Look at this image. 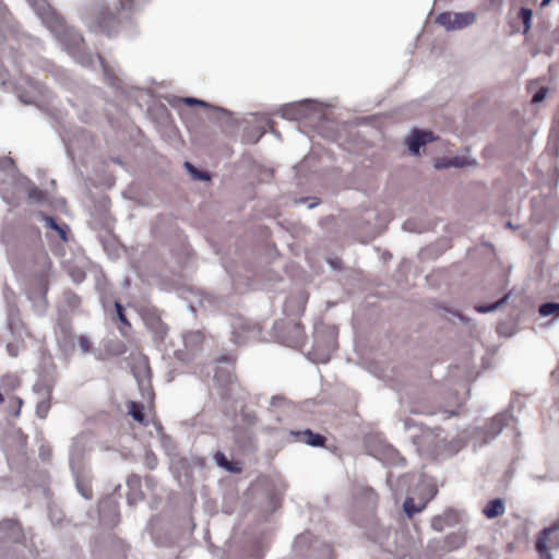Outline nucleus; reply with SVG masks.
Segmentation results:
<instances>
[{
  "mask_svg": "<svg viewBox=\"0 0 559 559\" xmlns=\"http://www.w3.org/2000/svg\"><path fill=\"white\" fill-rule=\"evenodd\" d=\"M558 531L559 524H552L551 526L545 527L540 531L536 542V549L543 559H552V556L549 554V549L559 547L558 537H552V535Z\"/></svg>",
  "mask_w": 559,
  "mask_h": 559,
  "instance_id": "obj_11",
  "label": "nucleus"
},
{
  "mask_svg": "<svg viewBox=\"0 0 559 559\" xmlns=\"http://www.w3.org/2000/svg\"><path fill=\"white\" fill-rule=\"evenodd\" d=\"M551 1H552V0H542V2H540V7H542V8H545V7H547Z\"/></svg>",
  "mask_w": 559,
  "mask_h": 559,
  "instance_id": "obj_52",
  "label": "nucleus"
},
{
  "mask_svg": "<svg viewBox=\"0 0 559 559\" xmlns=\"http://www.w3.org/2000/svg\"><path fill=\"white\" fill-rule=\"evenodd\" d=\"M97 24L99 32L107 36H112L117 32V19L108 9L99 13Z\"/></svg>",
  "mask_w": 559,
  "mask_h": 559,
  "instance_id": "obj_17",
  "label": "nucleus"
},
{
  "mask_svg": "<svg viewBox=\"0 0 559 559\" xmlns=\"http://www.w3.org/2000/svg\"><path fill=\"white\" fill-rule=\"evenodd\" d=\"M243 420L248 425H255L258 423V417L254 413H245Z\"/></svg>",
  "mask_w": 559,
  "mask_h": 559,
  "instance_id": "obj_43",
  "label": "nucleus"
},
{
  "mask_svg": "<svg viewBox=\"0 0 559 559\" xmlns=\"http://www.w3.org/2000/svg\"><path fill=\"white\" fill-rule=\"evenodd\" d=\"M66 299L71 307H76L80 304V298L74 293H67Z\"/></svg>",
  "mask_w": 559,
  "mask_h": 559,
  "instance_id": "obj_42",
  "label": "nucleus"
},
{
  "mask_svg": "<svg viewBox=\"0 0 559 559\" xmlns=\"http://www.w3.org/2000/svg\"><path fill=\"white\" fill-rule=\"evenodd\" d=\"M290 435L294 437V440L300 443H305L311 447H323L325 443L324 436L313 432L310 429L305 430H292Z\"/></svg>",
  "mask_w": 559,
  "mask_h": 559,
  "instance_id": "obj_15",
  "label": "nucleus"
},
{
  "mask_svg": "<svg viewBox=\"0 0 559 559\" xmlns=\"http://www.w3.org/2000/svg\"><path fill=\"white\" fill-rule=\"evenodd\" d=\"M546 53L550 56L551 55V49L547 50Z\"/></svg>",
  "mask_w": 559,
  "mask_h": 559,
  "instance_id": "obj_62",
  "label": "nucleus"
},
{
  "mask_svg": "<svg viewBox=\"0 0 559 559\" xmlns=\"http://www.w3.org/2000/svg\"><path fill=\"white\" fill-rule=\"evenodd\" d=\"M214 460H215L216 464L219 467H222V468H224V469H226L228 472H233L234 471L231 465H230V463H229V461H228V459L226 457V455L223 452H219V451L216 452L214 454Z\"/></svg>",
  "mask_w": 559,
  "mask_h": 559,
  "instance_id": "obj_32",
  "label": "nucleus"
},
{
  "mask_svg": "<svg viewBox=\"0 0 559 559\" xmlns=\"http://www.w3.org/2000/svg\"><path fill=\"white\" fill-rule=\"evenodd\" d=\"M433 140L432 133L421 130H413L411 135L406 139V144L408 150L417 155L419 153V148L425 144L431 142Z\"/></svg>",
  "mask_w": 559,
  "mask_h": 559,
  "instance_id": "obj_16",
  "label": "nucleus"
},
{
  "mask_svg": "<svg viewBox=\"0 0 559 559\" xmlns=\"http://www.w3.org/2000/svg\"><path fill=\"white\" fill-rule=\"evenodd\" d=\"M274 329L278 333L280 341L286 346L301 348L306 343L305 330L297 322L287 323L284 328L276 323Z\"/></svg>",
  "mask_w": 559,
  "mask_h": 559,
  "instance_id": "obj_6",
  "label": "nucleus"
},
{
  "mask_svg": "<svg viewBox=\"0 0 559 559\" xmlns=\"http://www.w3.org/2000/svg\"><path fill=\"white\" fill-rule=\"evenodd\" d=\"M182 340H183L185 348L177 349L175 352V356L177 359H179L183 362H189L202 349L204 335L201 331H191V332L185 333L182 336Z\"/></svg>",
  "mask_w": 559,
  "mask_h": 559,
  "instance_id": "obj_7",
  "label": "nucleus"
},
{
  "mask_svg": "<svg viewBox=\"0 0 559 559\" xmlns=\"http://www.w3.org/2000/svg\"><path fill=\"white\" fill-rule=\"evenodd\" d=\"M41 219L45 222V226L57 233L59 238L67 242L69 226L67 224H59L52 216L40 213Z\"/></svg>",
  "mask_w": 559,
  "mask_h": 559,
  "instance_id": "obj_21",
  "label": "nucleus"
},
{
  "mask_svg": "<svg viewBox=\"0 0 559 559\" xmlns=\"http://www.w3.org/2000/svg\"><path fill=\"white\" fill-rule=\"evenodd\" d=\"M115 309H116V313H117V317L119 319V321L124 325V326H128L130 328V322L128 321L126 314H124V310H123V307L120 302L116 301L115 302Z\"/></svg>",
  "mask_w": 559,
  "mask_h": 559,
  "instance_id": "obj_37",
  "label": "nucleus"
},
{
  "mask_svg": "<svg viewBox=\"0 0 559 559\" xmlns=\"http://www.w3.org/2000/svg\"><path fill=\"white\" fill-rule=\"evenodd\" d=\"M408 224H409V223L407 222V223L404 225V228H405V229H407V230H411V229L408 228Z\"/></svg>",
  "mask_w": 559,
  "mask_h": 559,
  "instance_id": "obj_59",
  "label": "nucleus"
},
{
  "mask_svg": "<svg viewBox=\"0 0 559 559\" xmlns=\"http://www.w3.org/2000/svg\"><path fill=\"white\" fill-rule=\"evenodd\" d=\"M337 332L335 326L325 325L323 323L314 326L313 342V359L318 362L325 364L330 360L331 354L337 347Z\"/></svg>",
  "mask_w": 559,
  "mask_h": 559,
  "instance_id": "obj_4",
  "label": "nucleus"
},
{
  "mask_svg": "<svg viewBox=\"0 0 559 559\" xmlns=\"http://www.w3.org/2000/svg\"><path fill=\"white\" fill-rule=\"evenodd\" d=\"M308 301V295L304 290H299L290 295L285 304L284 311L287 316H300L304 313Z\"/></svg>",
  "mask_w": 559,
  "mask_h": 559,
  "instance_id": "obj_14",
  "label": "nucleus"
},
{
  "mask_svg": "<svg viewBox=\"0 0 559 559\" xmlns=\"http://www.w3.org/2000/svg\"><path fill=\"white\" fill-rule=\"evenodd\" d=\"M182 102L186 104V105H189V106H202V107H205V108H211L213 110H216V111H219L224 115H227L228 111L222 107H217V106H213L202 99H199V98H194V97H185L182 98Z\"/></svg>",
  "mask_w": 559,
  "mask_h": 559,
  "instance_id": "obj_26",
  "label": "nucleus"
},
{
  "mask_svg": "<svg viewBox=\"0 0 559 559\" xmlns=\"http://www.w3.org/2000/svg\"><path fill=\"white\" fill-rule=\"evenodd\" d=\"M49 397H50V390H47L46 396L41 401H39L36 405V415L39 418H46L48 415V412L50 409Z\"/></svg>",
  "mask_w": 559,
  "mask_h": 559,
  "instance_id": "obj_29",
  "label": "nucleus"
},
{
  "mask_svg": "<svg viewBox=\"0 0 559 559\" xmlns=\"http://www.w3.org/2000/svg\"><path fill=\"white\" fill-rule=\"evenodd\" d=\"M70 276L72 277L74 283L80 284L84 281L85 273L80 269H73L70 271Z\"/></svg>",
  "mask_w": 559,
  "mask_h": 559,
  "instance_id": "obj_40",
  "label": "nucleus"
},
{
  "mask_svg": "<svg viewBox=\"0 0 559 559\" xmlns=\"http://www.w3.org/2000/svg\"><path fill=\"white\" fill-rule=\"evenodd\" d=\"M308 539V535H300L296 538L295 545L298 546L299 544L306 542Z\"/></svg>",
  "mask_w": 559,
  "mask_h": 559,
  "instance_id": "obj_46",
  "label": "nucleus"
},
{
  "mask_svg": "<svg viewBox=\"0 0 559 559\" xmlns=\"http://www.w3.org/2000/svg\"><path fill=\"white\" fill-rule=\"evenodd\" d=\"M509 298V294L504 295L502 298H500L498 301L489 304V305H478L475 306V310L479 313H488L497 310L499 307L504 305Z\"/></svg>",
  "mask_w": 559,
  "mask_h": 559,
  "instance_id": "obj_27",
  "label": "nucleus"
},
{
  "mask_svg": "<svg viewBox=\"0 0 559 559\" xmlns=\"http://www.w3.org/2000/svg\"><path fill=\"white\" fill-rule=\"evenodd\" d=\"M271 407H286L288 405V401L280 395L273 396L270 402Z\"/></svg>",
  "mask_w": 559,
  "mask_h": 559,
  "instance_id": "obj_39",
  "label": "nucleus"
},
{
  "mask_svg": "<svg viewBox=\"0 0 559 559\" xmlns=\"http://www.w3.org/2000/svg\"><path fill=\"white\" fill-rule=\"evenodd\" d=\"M474 160L465 156H454L451 158L437 160L435 167L437 169H445L449 167L464 168L466 166L474 165Z\"/></svg>",
  "mask_w": 559,
  "mask_h": 559,
  "instance_id": "obj_20",
  "label": "nucleus"
},
{
  "mask_svg": "<svg viewBox=\"0 0 559 559\" xmlns=\"http://www.w3.org/2000/svg\"><path fill=\"white\" fill-rule=\"evenodd\" d=\"M436 493H437V490H436V489H432V491H431V495H430V498H429V499H431Z\"/></svg>",
  "mask_w": 559,
  "mask_h": 559,
  "instance_id": "obj_57",
  "label": "nucleus"
},
{
  "mask_svg": "<svg viewBox=\"0 0 559 559\" xmlns=\"http://www.w3.org/2000/svg\"><path fill=\"white\" fill-rule=\"evenodd\" d=\"M507 226H508L509 228H512V227H513V226H512V224H511V222H508V223H507Z\"/></svg>",
  "mask_w": 559,
  "mask_h": 559,
  "instance_id": "obj_60",
  "label": "nucleus"
},
{
  "mask_svg": "<svg viewBox=\"0 0 559 559\" xmlns=\"http://www.w3.org/2000/svg\"><path fill=\"white\" fill-rule=\"evenodd\" d=\"M450 313H451L452 316H454V317H457V318H459L460 320H462V321L464 320L463 316H462V314H460V313H459V312H456V311H450Z\"/></svg>",
  "mask_w": 559,
  "mask_h": 559,
  "instance_id": "obj_51",
  "label": "nucleus"
},
{
  "mask_svg": "<svg viewBox=\"0 0 559 559\" xmlns=\"http://www.w3.org/2000/svg\"><path fill=\"white\" fill-rule=\"evenodd\" d=\"M466 544V532L457 531L448 534L443 538V549L447 551H454L462 548Z\"/></svg>",
  "mask_w": 559,
  "mask_h": 559,
  "instance_id": "obj_19",
  "label": "nucleus"
},
{
  "mask_svg": "<svg viewBox=\"0 0 559 559\" xmlns=\"http://www.w3.org/2000/svg\"><path fill=\"white\" fill-rule=\"evenodd\" d=\"M104 348L110 356H121L127 352L126 344L119 340H107Z\"/></svg>",
  "mask_w": 559,
  "mask_h": 559,
  "instance_id": "obj_24",
  "label": "nucleus"
},
{
  "mask_svg": "<svg viewBox=\"0 0 559 559\" xmlns=\"http://www.w3.org/2000/svg\"><path fill=\"white\" fill-rule=\"evenodd\" d=\"M546 94H547V88L546 87L539 88L533 95L532 102L535 103V104L543 102L545 99V97H546Z\"/></svg>",
  "mask_w": 559,
  "mask_h": 559,
  "instance_id": "obj_41",
  "label": "nucleus"
},
{
  "mask_svg": "<svg viewBox=\"0 0 559 559\" xmlns=\"http://www.w3.org/2000/svg\"><path fill=\"white\" fill-rule=\"evenodd\" d=\"M100 521L106 525H115L119 520L118 502L111 498L106 497L99 501L98 506Z\"/></svg>",
  "mask_w": 559,
  "mask_h": 559,
  "instance_id": "obj_12",
  "label": "nucleus"
},
{
  "mask_svg": "<svg viewBox=\"0 0 559 559\" xmlns=\"http://www.w3.org/2000/svg\"><path fill=\"white\" fill-rule=\"evenodd\" d=\"M318 204H319V201H314V202H311V203L308 205V207H309V209H313V207H316Z\"/></svg>",
  "mask_w": 559,
  "mask_h": 559,
  "instance_id": "obj_55",
  "label": "nucleus"
},
{
  "mask_svg": "<svg viewBox=\"0 0 559 559\" xmlns=\"http://www.w3.org/2000/svg\"><path fill=\"white\" fill-rule=\"evenodd\" d=\"M258 335V330L255 326L249 325L247 323L240 322L238 326L234 328L233 337L236 344H245L250 342L252 338H255Z\"/></svg>",
  "mask_w": 559,
  "mask_h": 559,
  "instance_id": "obj_18",
  "label": "nucleus"
},
{
  "mask_svg": "<svg viewBox=\"0 0 559 559\" xmlns=\"http://www.w3.org/2000/svg\"><path fill=\"white\" fill-rule=\"evenodd\" d=\"M40 19L43 24L49 29L63 50L83 67L90 68L98 61L103 68L106 83L116 88L123 90L122 80L119 76L120 69L107 64L104 59L97 55L96 59L85 51L84 39L74 28L66 25L64 21L47 3L46 0H26Z\"/></svg>",
  "mask_w": 559,
  "mask_h": 559,
  "instance_id": "obj_1",
  "label": "nucleus"
},
{
  "mask_svg": "<svg viewBox=\"0 0 559 559\" xmlns=\"http://www.w3.org/2000/svg\"><path fill=\"white\" fill-rule=\"evenodd\" d=\"M538 313L542 317L555 316V318H559V302L549 301L542 304L538 307Z\"/></svg>",
  "mask_w": 559,
  "mask_h": 559,
  "instance_id": "obj_25",
  "label": "nucleus"
},
{
  "mask_svg": "<svg viewBox=\"0 0 559 559\" xmlns=\"http://www.w3.org/2000/svg\"><path fill=\"white\" fill-rule=\"evenodd\" d=\"M390 464H400L404 462V459L400 453L392 447L385 449Z\"/></svg>",
  "mask_w": 559,
  "mask_h": 559,
  "instance_id": "obj_34",
  "label": "nucleus"
},
{
  "mask_svg": "<svg viewBox=\"0 0 559 559\" xmlns=\"http://www.w3.org/2000/svg\"><path fill=\"white\" fill-rule=\"evenodd\" d=\"M2 402H3V396H2V394L0 393V403H2Z\"/></svg>",
  "mask_w": 559,
  "mask_h": 559,
  "instance_id": "obj_61",
  "label": "nucleus"
},
{
  "mask_svg": "<svg viewBox=\"0 0 559 559\" xmlns=\"http://www.w3.org/2000/svg\"><path fill=\"white\" fill-rule=\"evenodd\" d=\"M483 513L488 519H495L504 513V503L502 499L497 498L490 500L483 510Z\"/></svg>",
  "mask_w": 559,
  "mask_h": 559,
  "instance_id": "obj_22",
  "label": "nucleus"
},
{
  "mask_svg": "<svg viewBox=\"0 0 559 559\" xmlns=\"http://www.w3.org/2000/svg\"><path fill=\"white\" fill-rule=\"evenodd\" d=\"M34 390H35V391H38V390H39V384H35V385H34Z\"/></svg>",
  "mask_w": 559,
  "mask_h": 559,
  "instance_id": "obj_58",
  "label": "nucleus"
},
{
  "mask_svg": "<svg viewBox=\"0 0 559 559\" xmlns=\"http://www.w3.org/2000/svg\"><path fill=\"white\" fill-rule=\"evenodd\" d=\"M24 534L21 525L11 519L0 522V552L9 549L12 545H20Z\"/></svg>",
  "mask_w": 559,
  "mask_h": 559,
  "instance_id": "obj_8",
  "label": "nucleus"
},
{
  "mask_svg": "<svg viewBox=\"0 0 559 559\" xmlns=\"http://www.w3.org/2000/svg\"><path fill=\"white\" fill-rule=\"evenodd\" d=\"M221 372H222L221 368H217V369H216V372H215V374H214L215 379L219 380V378H221Z\"/></svg>",
  "mask_w": 559,
  "mask_h": 559,
  "instance_id": "obj_53",
  "label": "nucleus"
},
{
  "mask_svg": "<svg viewBox=\"0 0 559 559\" xmlns=\"http://www.w3.org/2000/svg\"><path fill=\"white\" fill-rule=\"evenodd\" d=\"M129 414L132 416V418L141 424L144 423V407L142 404H139L136 402H130L129 403Z\"/></svg>",
  "mask_w": 559,
  "mask_h": 559,
  "instance_id": "obj_28",
  "label": "nucleus"
},
{
  "mask_svg": "<svg viewBox=\"0 0 559 559\" xmlns=\"http://www.w3.org/2000/svg\"><path fill=\"white\" fill-rule=\"evenodd\" d=\"M185 167L194 180L207 181L211 179L209 173L195 168L190 162H186Z\"/></svg>",
  "mask_w": 559,
  "mask_h": 559,
  "instance_id": "obj_30",
  "label": "nucleus"
},
{
  "mask_svg": "<svg viewBox=\"0 0 559 559\" xmlns=\"http://www.w3.org/2000/svg\"><path fill=\"white\" fill-rule=\"evenodd\" d=\"M412 438L419 450L427 454H439L444 450L456 452L462 447V444H459L457 447L448 448L443 431L439 428L425 429L419 436H412Z\"/></svg>",
  "mask_w": 559,
  "mask_h": 559,
  "instance_id": "obj_5",
  "label": "nucleus"
},
{
  "mask_svg": "<svg viewBox=\"0 0 559 559\" xmlns=\"http://www.w3.org/2000/svg\"><path fill=\"white\" fill-rule=\"evenodd\" d=\"M404 426H405V429H409L411 427L414 426V424L412 423L411 419H406L405 423H404Z\"/></svg>",
  "mask_w": 559,
  "mask_h": 559,
  "instance_id": "obj_50",
  "label": "nucleus"
},
{
  "mask_svg": "<svg viewBox=\"0 0 559 559\" xmlns=\"http://www.w3.org/2000/svg\"><path fill=\"white\" fill-rule=\"evenodd\" d=\"M78 346L82 354H87L92 347L91 340L86 335H80L78 337Z\"/></svg>",
  "mask_w": 559,
  "mask_h": 559,
  "instance_id": "obj_35",
  "label": "nucleus"
},
{
  "mask_svg": "<svg viewBox=\"0 0 559 559\" xmlns=\"http://www.w3.org/2000/svg\"><path fill=\"white\" fill-rule=\"evenodd\" d=\"M85 452V441L83 437L73 439L70 448V467L75 480V486L79 493L86 500L92 499L93 492L91 487V472L83 463V455Z\"/></svg>",
  "mask_w": 559,
  "mask_h": 559,
  "instance_id": "obj_2",
  "label": "nucleus"
},
{
  "mask_svg": "<svg viewBox=\"0 0 559 559\" xmlns=\"http://www.w3.org/2000/svg\"><path fill=\"white\" fill-rule=\"evenodd\" d=\"M476 15L473 12H442L436 23L443 26L447 31L462 29L474 24Z\"/></svg>",
  "mask_w": 559,
  "mask_h": 559,
  "instance_id": "obj_9",
  "label": "nucleus"
},
{
  "mask_svg": "<svg viewBox=\"0 0 559 559\" xmlns=\"http://www.w3.org/2000/svg\"><path fill=\"white\" fill-rule=\"evenodd\" d=\"M144 372H145L147 376H148V373H150V368H148V366H147L146 364L144 365Z\"/></svg>",
  "mask_w": 559,
  "mask_h": 559,
  "instance_id": "obj_56",
  "label": "nucleus"
},
{
  "mask_svg": "<svg viewBox=\"0 0 559 559\" xmlns=\"http://www.w3.org/2000/svg\"><path fill=\"white\" fill-rule=\"evenodd\" d=\"M519 17L522 20L523 25H524L523 34H527L532 26V17H533L532 10L528 8H521L520 12H519Z\"/></svg>",
  "mask_w": 559,
  "mask_h": 559,
  "instance_id": "obj_31",
  "label": "nucleus"
},
{
  "mask_svg": "<svg viewBox=\"0 0 559 559\" xmlns=\"http://www.w3.org/2000/svg\"><path fill=\"white\" fill-rule=\"evenodd\" d=\"M121 10H132L134 7V0H119Z\"/></svg>",
  "mask_w": 559,
  "mask_h": 559,
  "instance_id": "obj_44",
  "label": "nucleus"
},
{
  "mask_svg": "<svg viewBox=\"0 0 559 559\" xmlns=\"http://www.w3.org/2000/svg\"><path fill=\"white\" fill-rule=\"evenodd\" d=\"M144 464L150 469H155L157 467L158 459H157L156 454L153 451L147 450L145 452Z\"/></svg>",
  "mask_w": 559,
  "mask_h": 559,
  "instance_id": "obj_33",
  "label": "nucleus"
},
{
  "mask_svg": "<svg viewBox=\"0 0 559 559\" xmlns=\"http://www.w3.org/2000/svg\"><path fill=\"white\" fill-rule=\"evenodd\" d=\"M461 513L454 509H448L441 514L431 519V528L436 532H443L448 527H452L460 523Z\"/></svg>",
  "mask_w": 559,
  "mask_h": 559,
  "instance_id": "obj_13",
  "label": "nucleus"
},
{
  "mask_svg": "<svg viewBox=\"0 0 559 559\" xmlns=\"http://www.w3.org/2000/svg\"><path fill=\"white\" fill-rule=\"evenodd\" d=\"M233 361V358L230 356H222L219 358V362H224V364H230Z\"/></svg>",
  "mask_w": 559,
  "mask_h": 559,
  "instance_id": "obj_47",
  "label": "nucleus"
},
{
  "mask_svg": "<svg viewBox=\"0 0 559 559\" xmlns=\"http://www.w3.org/2000/svg\"><path fill=\"white\" fill-rule=\"evenodd\" d=\"M428 500L415 502L414 498L407 497L403 502V510L407 518L412 519L415 514L425 510Z\"/></svg>",
  "mask_w": 559,
  "mask_h": 559,
  "instance_id": "obj_23",
  "label": "nucleus"
},
{
  "mask_svg": "<svg viewBox=\"0 0 559 559\" xmlns=\"http://www.w3.org/2000/svg\"><path fill=\"white\" fill-rule=\"evenodd\" d=\"M514 416L510 409L496 414L484 427H475L468 431L474 448L483 447L495 440L511 421Z\"/></svg>",
  "mask_w": 559,
  "mask_h": 559,
  "instance_id": "obj_3",
  "label": "nucleus"
},
{
  "mask_svg": "<svg viewBox=\"0 0 559 559\" xmlns=\"http://www.w3.org/2000/svg\"><path fill=\"white\" fill-rule=\"evenodd\" d=\"M412 412L416 413V414H433V412L423 411V409H418V408H414V409H412Z\"/></svg>",
  "mask_w": 559,
  "mask_h": 559,
  "instance_id": "obj_49",
  "label": "nucleus"
},
{
  "mask_svg": "<svg viewBox=\"0 0 559 559\" xmlns=\"http://www.w3.org/2000/svg\"><path fill=\"white\" fill-rule=\"evenodd\" d=\"M322 105L311 100L304 99L298 103L285 105L281 109V116L287 120H300L308 118L311 111H321Z\"/></svg>",
  "mask_w": 559,
  "mask_h": 559,
  "instance_id": "obj_10",
  "label": "nucleus"
},
{
  "mask_svg": "<svg viewBox=\"0 0 559 559\" xmlns=\"http://www.w3.org/2000/svg\"><path fill=\"white\" fill-rule=\"evenodd\" d=\"M28 198L37 203H41L45 200V193L37 187H32L28 190Z\"/></svg>",
  "mask_w": 559,
  "mask_h": 559,
  "instance_id": "obj_36",
  "label": "nucleus"
},
{
  "mask_svg": "<svg viewBox=\"0 0 559 559\" xmlns=\"http://www.w3.org/2000/svg\"><path fill=\"white\" fill-rule=\"evenodd\" d=\"M329 264L333 270H340L341 269V261L336 258L329 259Z\"/></svg>",
  "mask_w": 559,
  "mask_h": 559,
  "instance_id": "obj_45",
  "label": "nucleus"
},
{
  "mask_svg": "<svg viewBox=\"0 0 559 559\" xmlns=\"http://www.w3.org/2000/svg\"><path fill=\"white\" fill-rule=\"evenodd\" d=\"M68 154H73V145L71 143L68 145Z\"/></svg>",
  "mask_w": 559,
  "mask_h": 559,
  "instance_id": "obj_54",
  "label": "nucleus"
},
{
  "mask_svg": "<svg viewBox=\"0 0 559 559\" xmlns=\"http://www.w3.org/2000/svg\"><path fill=\"white\" fill-rule=\"evenodd\" d=\"M20 99L25 104H32L33 99L31 97H26L25 95H20Z\"/></svg>",
  "mask_w": 559,
  "mask_h": 559,
  "instance_id": "obj_48",
  "label": "nucleus"
},
{
  "mask_svg": "<svg viewBox=\"0 0 559 559\" xmlns=\"http://www.w3.org/2000/svg\"><path fill=\"white\" fill-rule=\"evenodd\" d=\"M0 169L3 171H13L14 169V162L10 157H2L0 158Z\"/></svg>",
  "mask_w": 559,
  "mask_h": 559,
  "instance_id": "obj_38",
  "label": "nucleus"
}]
</instances>
